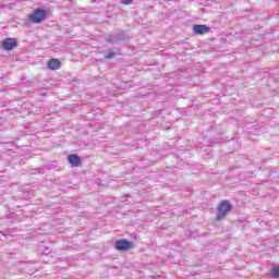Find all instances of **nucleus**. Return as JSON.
<instances>
[{
  "instance_id": "f257e3e1",
  "label": "nucleus",
  "mask_w": 279,
  "mask_h": 279,
  "mask_svg": "<svg viewBox=\"0 0 279 279\" xmlns=\"http://www.w3.org/2000/svg\"><path fill=\"white\" fill-rule=\"evenodd\" d=\"M130 38V35L126 31H119L117 33L109 34L105 38V43H108L109 45H121V43H125Z\"/></svg>"
},
{
  "instance_id": "f03ea898",
  "label": "nucleus",
  "mask_w": 279,
  "mask_h": 279,
  "mask_svg": "<svg viewBox=\"0 0 279 279\" xmlns=\"http://www.w3.org/2000/svg\"><path fill=\"white\" fill-rule=\"evenodd\" d=\"M232 210V204H230V201H222L217 208V221H221Z\"/></svg>"
},
{
  "instance_id": "7ed1b4c3",
  "label": "nucleus",
  "mask_w": 279,
  "mask_h": 279,
  "mask_svg": "<svg viewBox=\"0 0 279 279\" xmlns=\"http://www.w3.org/2000/svg\"><path fill=\"white\" fill-rule=\"evenodd\" d=\"M47 19V11L44 9H36L33 14L28 15V21L35 24H39Z\"/></svg>"
},
{
  "instance_id": "20e7f679",
  "label": "nucleus",
  "mask_w": 279,
  "mask_h": 279,
  "mask_svg": "<svg viewBox=\"0 0 279 279\" xmlns=\"http://www.w3.org/2000/svg\"><path fill=\"white\" fill-rule=\"evenodd\" d=\"M114 247L118 250V252H128V250H132V247H134V243L128 241L126 239H121L116 241Z\"/></svg>"
},
{
  "instance_id": "39448f33",
  "label": "nucleus",
  "mask_w": 279,
  "mask_h": 279,
  "mask_svg": "<svg viewBox=\"0 0 279 279\" xmlns=\"http://www.w3.org/2000/svg\"><path fill=\"white\" fill-rule=\"evenodd\" d=\"M15 47H19V40L16 38H7L2 41V49L5 51H12Z\"/></svg>"
},
{
  "instance_id": "423d86ee",
  "label": "nucleus",
  "mask_w": 279,
  "mask_h": 279,
  "mask_svg": "<svg viewBox=\"0 0 279 279\" xmlns=\"http://www.w3.org/2000/svg\"><path fill=\"white\" fill-rule=\"evenodd\" d=\"M193 32L194 34L204 36V34H208L210 32V26H207L206 24H195L193 26Z\"/></svg>"
},
{
  "instance_id": "0eeeda50",
  "label": "nucleus",
  "mask_w": 279,
  "mask_h": 279,
  "mask_svg": "<svg viewBox=\"0 0 279 279\" xmlns=\"http://www.w3.org/2000/svg\"><path fill=\"white\" fill-rule=\"evenodd\" d=\"M68 162L73 167H80V165H82V157L77 154H71L68 156Z\"/></svg>"
},
{
  "instance_id": "6e6552de",
  "label": "nucleus",
  "mask_w": 279,
  "mask_h": 279,
  "mask_svg": "<svg viewBox=\"0 0 279 279\" xmlns=\"http://www.w3.org/2000/svg\"><path fill=\"white\" fill-rule=\"evenodd\" d=\"M47 66L50 71H58V69L62 66V63L60 62V59H50Z\"/></svg>"
},
{
  "instance_id": "1a4fd4ad",
  "label": "nucleus",
  "mask_w": 279,
  "mask_h": 279,
  "mask_svg": "<svg viewBox=\"0 0 279 279\" xmlns=\"http://www.w3.org/2000/svg\"><path fill=\"white\" fill-rule=\"evenodd\" d=\"M117 56V52L112 49H108L107 52L105 53V60H112Z\"/></svg>"
},
{
  "instance_id": "9d476101",
  "label": "nucleus",
  "mask_w": 279,
  "mask_h": 279,
  "mask_svg": "<svg viewBox=\"0 0 279 279\" xmlns=\"http://www.w3.org/2000/svg\"><path fill=\"white\" fill-rule=\"evenodd\" d=\"M270 274L272 278L278 279L279 278V266H275L270 269Z\"/></svg>"
},
{
  "instance_id": "9b49d317",
  "label": "nucleus",
  "mask_w": 279,
  "mask_h": 279,
  "mask_svg": "<svg viewBox=\"0 0 279 279\" xmlns=\"http://www.w3.org/2000/svg\"><path fill=\"white\" fill-rule=\"evenodd\" d=\"M120 3H122L123 5H132V3H134V0H120Z\"/></svg>"
}]
</instances>
